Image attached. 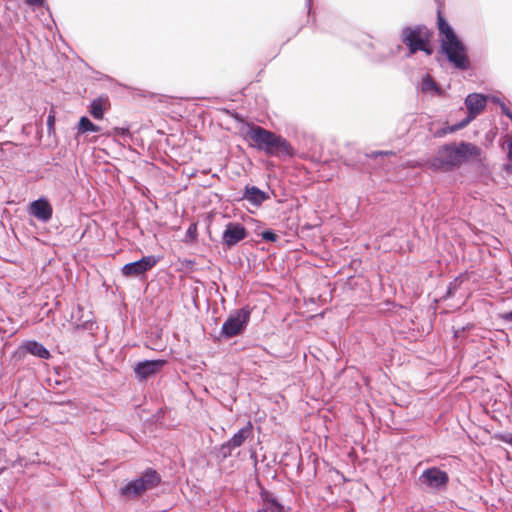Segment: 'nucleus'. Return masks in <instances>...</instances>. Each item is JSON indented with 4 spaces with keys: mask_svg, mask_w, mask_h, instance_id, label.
I'll return each mask as SVG.
<instances>
[{
    "mask_svg": "<svg viewBox=\"0 0 512 512\" xmlns=\"http://www.w3.org/2000/svg\"><path fill=\"white\" fill-rule=\"evenodd\" d=\"M456 132L455 124L454 125H447L445 127H442L441 129L437 130L435 132L436 137H443L447 134Z\"/></svg>",
    "mask_w": 512,
    "mask_h": 512,
    "instance_id": "c756f323",
    "label": "nucleus"
},
{
    "mask_svg": "<svg viewBox=\"0 0 512 512\" xmlns=\"http://www.w3.org/2000/svg\"><path fill=\"white\" fill-rule=\"evenodd\" d=\"M376 154H377V155H382V154H383V152L378 151V152H376Z\"/></svg>",
    "mask_w": 512,
    "mask_h": 512,
    "instance_id": "a19ab883",
    "label": "nucleus"
},
{
    "mask_svg": "<svg viewBox=\"0 0 512 512\" xmlns=\"http://www.w3.org/2000/svg\"><path fill=\"white\" fill-rule=\"evenodd\" d=\"M20 349L32 356L38 357L43 360H48L52 357L50 351L40 342L36 340H26L20 345Z\"/></svg>",
    "mask_w": 512,
    "mask_h": 512,
    "instance_id": "2eb2a0df",
    "label": "nucleus"
},
{
    "mask_svg": "<svg viewBox=\"0 0 512 512\" xmlns=\"http://www.w3.org/2000/svg\"><path fill=\"white\" fill-rule=\"evenodd\" d=\"M166 359H145L135 363L133 372L139 382L146 381L159 374L167 365Z\"/></svg>",
    "mask_w": 512,
    "mask_h": 512,
    "instance_id": "0eeeda50",
    "label": "nucleus"
},
{
    "mask_svg": "<svg viewBox=\"0 0 512 512\" xmlns=\"http://www.w3.org/2000/svg\"><path fill=\"white\" fill-rule=\"evenodd\" d=\"M421 485L436 491H441L449 483V475L439 467L426 468L419 476Z\"/></svg>",
    "mask_w": 512,
    "mask_h": 512,
    "instance_id": "6e6552de",
    "label": "nucleus"
},
{
    "mask_svg": "<svg viewBox=\"0 0 512 512\" xmlns=\"http://www.w3.org/2000/svg\"><path fill=\"white\" fill-rule=\"evenodd\" d=\"M247 236L248 231L242 223L231 221L225 225L222 233V243L226 248L230 249L246 239Z\"/></svg>",
    "mask_w": 512,
    "mask_h": 512,
    "instance_id": "1a4fd4ad",
    "label": "nucleus"
},
{
    "mask_svg": "<svg viewBox=\"0 0 512 512\" xmlns=\"http://www.w3.org/2000/svg\"><path fill=\"white\" fill-rule=\"evenodd\" d=\"M0 512H3L1 508H0Z\"/></svg>",
    "mask_w": 512,
    "mask_h": 512,
    "instance_id": "79ce46f5",
    "label": "nucleus"
},
{
    "mask_svg": "<svg viewBox=\"0 0 512 512\" xmlns=\"http://www.w3.org/2000/svg\"><path fill=\"white\" fill-rule=\"evenodd\" d=\"M503 171L512 174V162L508 161V163L503 164Z\"/></svg>",
    "mask_w": 512,
    "mask_h": 512,
    "instance_id": "c9c22d12",
    "label": "nucleus"
},
{
    "mask_svg": "<svg viewBox=\"0 0 512 512\" xmlns=\"http://www.w3.org/2000/svg\"><path fill=\"white\" fill-rule=\"evenodd\" d=\"M25 3L33 7H41L44 5L45 0H25Z\"/></svg>",
    "mask_w": 512,
    "mask_h": 512,
    "instance_id": "473e14b6",
    "label": "nucleus"
},
{
    "mask_svg": "<svg viewBox=\"0 0 512 512\" xmlns=\"http://www.w3.org/2000/svg\"><path fill=\"white\" fill-rule=\"evenodd\" d=\"M432 37H433V35L427 36V41H423V43L421 44V47L418 49V52L419 51L424 52L427 56H430L433 54L434 49L431 44Z\"/></svg>",
    "mask_w": 512,
    "mask_h": 512,
    "instance_id": "bb28decb",
    "label": "nucleus"
},
{
    "mask_svg": "<svg viewBox=\"0 0 512 512\" xmlns=\"http://www.w3.org/2000/svg\"><path fill=\"white\" fill-rule=\"evenodd\" d=\"M437 29L439 31V40H447L457 36L453 27L442 14L440 7L437 9Z\"/></svg>",
    "mask_w": 512,
    "mask_h": 512,
    "instance_id": "f3484780",
    "label": "nucleus"
},
{
    "mask_svg": "<svg viewBox=\"0 0 512 512\" xmlns=\"http://www.w3.org/2000/svg\"><path fill=\"white\" fill-rule=\"evenodd\" d=\"M439 53L457 70L466 71L471 67L468 48L457 35L447 40H439Z\"/></svg>",
    "mask_w": 512,
    "mask_h": 512,
    "instance_id": "20e7f679",
    "label": "nucleus"
},
{
    "mask_svg": "<svg viewBox=\"0 0 512 512\" xmlns=\"http://www.w3.org/2000/svg\"><path fill=\"white\" fill-rule=\"evenodd\" d=\"M420 90L422 93H431L432 95L437 96L444 95V90L442 89V87L435 81V79L429 73H426L422 76Z\"/></svg>",
    "mask_w": 512,
    "mask_h": 512,
    "instance_id": "a211bd4d",
    "label": "nucleus"
},
{
    "mask_svg": "<svg viewBox=\"0 0 512 512\" xmlns=\"http://www.w3.org/2000/svg\"><path fill=\"white\" fill-rule=\"evenodd\" d=\"M464 280H468L467 273H461L458 276H456L452 281L449 282L446 289V293L443 295L442 298L444 300H447L454 297V295L456 294L457 290L459 289Z\"/></svg>",
    "mask_w": 512,
    "mask_h": 512,
    "instance_id": "412c9836",
    "label": "nucleus"
},
{
    "mask_svg": "<svg viewBox=\"0 0 512 512\" xmlns=\"http://www.w3.org/2000/svg\"><path fill=\"white\" fill-rule=\"evenodd\" d=\"M160 261V257L155 255L143 256L139 260L126 263L121 268V273L127 278H141L153 269Z\"/></svg>",
    "mask_w": 512,
    "mask_h": 512,
    "instance_id": "423d86ee",
    "label": "nucleus"
},
{
    "mask_svg": "<svg viewBox=\"0 0 512 512\" xmlns=\"http://www.w3.org/2000/svg\"><path fill=\"white\" fill-rule=\"evenodd\" d=\"M464 104L467 112L477 117L487 105V96L482 93H470L466 96Z\"/></svg>",
    "mask_w": 512,
    "mask_h": 512,
    "instance_id": "4468645a",
    "label": "nucleus"
},
{
    "mask_svg": "<svg viewBox=\"0 0 512 512\" xmlns=\"http://www.w3.org/2000/svg\"><path fill=\"white\" fill-rule=\"evenodd\" d=\"M475 118L476 117L474 115H472L469 112H467V116L464 119H462L460 122L455 124L456 131L466 127Z\"/></svg>",
    "mask_w": 512,
    "mask_h": 512,
    "instance_id": "c85d7f7f",
    "label": "nucleus"
},
{
    "mask_svg": "<svg viewBox=\"0 0 512 512\" xmlns=\"http://www.w3.org/2000/svg\"><path fill=\"white\" fill-rule=\"evenodd\" d=\"M496 438L503 443L509 444L512 446V434L511 433H500L496 435Z\"/></svg>",
    "mask_w": 512,
    "mask_h": 512,
    "instance_id": "7c9ffc66",
    "label": "nucleus"
},
{
    "mask_svg": "<svg viewBox=\"0 0 512 512\" xmlns=\"http://www.w3.org/2000/svg\"><path fill=\"white\" fill-rule=\"evenodd\" d=\"M507 152L506 158L508 161L512 162V138L507 141Z\"/></svg>",
    "mask_w": 512,
    "mask_h": 512,
    "instance_id": "72a5a7b5",
    "label": "nucleus"
},
{
    "mask_svg": "<svg viewBox=\"0 0 512 512\" xmlns=\"http://www.w3.org/2000/svg\"><path fill=\"white\" fill-rule=\"evenodd\" d=\"M482 149L471 142H450L441 145L436 155L426 162L428 168L434 172H451L459 168L473 157H478Z\"/></svg>",
    "mask_w": 512,
    "mask_h": 512,
    "instance_id": "f257e3e1",
    "label": "nucleus"
},
{
    "mask_svg": "<svg viewBox=\"0 0 512 512\" xmlns=\"http://www.w3.org/2000/svg\"><path fill=\"white\" fill-rule=\"evenodd\" d=\"M500 108H501V112L503 115H505L507 118H509L510 120H512V111L509 109V107L506 106V104L503 102V103H500Z\"/></svg>",
    "mask_w": 512,
    "mask_h": 512,
    "instance_id": "2f4dec72",
    "label": "nucleus"
},
{
    "mask_svg": "<svg viewBox=\"0 0 512 512\" xmlns=\"http://www.w3.org/2000/svg\"><path fill=\"white\" fill-rule=\"evenodd\" d=\"M251 313L252 308L248 305L231 311L219 333L214 335V341L221 342L243 335L250 322Z\"/></svg>",
    "mask_w": 512,
    "mask_h": 512,
    "instance_id": "7ed1b4c3",
    "label": "nucleus"
},
{
    "mask_svg": "<svg viewBox=\"0 0 512 512\" xmlns=\"http://www.w3.org/2000/svg\"><path fill=\"white\" fill-rule=\"evenodd\" d=\"M145 492L135 479L128 481L119 489V496L126 501L135 500L143 496Z\"/></svg>",
    "mask_w": 512,
    "mask_h": 512,
    "instance_id": "dca6fc26",
    "label": "nucleus"
},
{
    "mask_svg": "<svg viewBox=\"0 0 512 512\" xmlns=\"http://www.w3.org/2000/svg\"><path fill=\"white\" fill-rule=\"evenodd\" d=\"M235 449L236 447L232 446L231 442L227 440L221 445L214 447L213 453L219 461H224L232 456Z\"/></svg>",
    "mask_w": 512,
    "mask_h": 512,
    "instance_id": "4be33fe9",
    "label": "nucleus"
},
{
    "mask_svg": "<svg viewBox=\"0 0 512 512\" xmlns=\"http://www.w3.org/2000/svg\"><path fill=\"white\" fill-rule=\"evenodd\" d=\"M77 130H78L79 134H85V133H88V132L97 133V132H99L101 130V128H100V126L94 124L89 119V117L81 116L79 121H78Z\"/></svg>",
    "mask_w": 512,
    "mask_h": 512,
    "instance_id": "5701e85b",
    "label": "nucleus"
},
{
    "mask_svg": "<svg viewBox=\"0 0 512 512\" xmlns=\"http://www.w3.org/2000/svg\"><path fill=\"white\" fill-rule=\"evenodd\" d=\"M259 487V496L263 503V509H266L268 512L271 510L273 512H289L290 507H286L284 504L280 502V500L275 496V494L269 490H267L260 482H258Z\"/></svg>",
    "mask_w": 512,
    "mask_h": 512,
    "instance_id": "9b49d317",
    "label": "nucleus"
},
{
    "mask_svg": "<svg viewBox=\"0 0 512 512\" xmlns=\"http://www.w3.org/2000/svg\"><path fill=\"white\" fill-rule=\"evenodd\" d=\"M490 100H491V102H493L495 104H498V105H500V103H503V101L499 97H497V96H492L490 98Z\"/></svg>",
    "mask_w": 512,
    "mask_h": 512,
    "instance_id": "4c0bfd02",
    "label": "nucleus"
},
{
    "mask_svg": "<svg viewBox=\"0 0 512 512\" xmlns=\"http://www.w3.org/2000/svg\"><path fill=\"white\" fill-rule=\"evenodd\" d=\"M253 425L251 421H248L246 425L240 428L230 439L232 446L239 448L244 442L252 435Z\"/></svg>",
    "mask_w": 512,
    "mask_h": 512,
    "instance_id": "aec40b11",
    "label": "nucleus"
},
{
    "mask_svg": "<svg viewBox=\"0 0 512 512\" xmlns=\"http://www.w3.org/2000/svg\"><path fill=\"white\" fill-rule=\"evenodd\" d=\"M433 35V31L424 24L415 26H405L401 31V41L407 47V57L418 52L423 41H427V36Z\"/></svg>",
    "mask_w": 512,
    "mask_h": 512,
    "instance_id": "39448f33",
    "label": "nucleus"
},
{
    "mask_svg": "<svg viewBox=\"0 0 512 512\" xmlns=\"http://www.w3.org/2000/svg\"><path fill=\"white\" fill-rule=\"evenodd\" d=\"M91 325L92 323L90 321H86L83 324H80L79 326H81L84 329H89Z\"/></svg>",
    "mask_w": 512,
    "mask_h": 512,
    "instance_id": "58836bf2",
    "label": "nucleus"
},
{
    "mask_svg": "<svg viewBox=\"0 0 512 512\" xmlns=\"http://www.w3.org/2000/svg\"><path fill=\"white\" fill-rule=\"evenodd\" d=\"M245 138L250 141L249 145L252 148L264 152L269 157L284 159L296 155L294 147L286 138L260 125L248 123Z\"/></svg>",
    "mask_w": 512,
    "mask_h": 512,
    "instance_id": "f03ea898",
    "label": "nucleus"
},
{
    "mask_svg": "<svg viewBox=\"0 0 512 512\" xmlns=\"http://www.w3.org/2000/svg\"><path fill=\"white\" fill-rule=\"evenodd\" d=\"M135 480L146 493L147 491L159 486L162 481V477L156 469L148 467L143 470Z\"/></svg>",
    "mask_w": 512,
    "mask_h": 512,
    "instance_id": "f8f14e48",
    "label": "nucleus"
},
{
    "mask_svg": "<svg viewBox=\"0 0 512 512\" xmlns=\"http://www.w3.org/2000/svg\"><path fill=\"white\" fill-rule=\"evenodd\" d=\"M5 470H6V467H0V475H2Z\"/></svg>",
    "mask_w": 512,
    "mask_h": 512,
    "instance_id": "ea45409f",
    "label": "nucleus"
},
{
    "mask_svg": "<svg viewBox=\"0 0 512 512\" xmlns=\"http://www.w3.org/2000/svg\"><path fill=\"white\" fill-rule=\"evenodd\" d=\"M197 237H198L197 223H191L186 230L184 242L185 243H194L197 241Z\"/></svg>",
    "mask_w": 512,
    "mask_h": 512,
    "instance_id": "393cba45",
    "label": "nucleus"
},
{
    "mask_svg": "<svg viewBox=\"0 0 512 512\" xmlns=\"http://www.w3.org/2000/svg\"><path fill=\"white\" fill-rule=\"evenodd\" d=\"M255 233L261 237V239L265 242L275 243L280 237L279 235L271 228L262 229V223L258 222L257 227L255 229Z\"/></svg>",
    "mask_w": 512,
    "mask_h": 512,
    "instance_id": "b1692460",
    "label": "nucleus"
},
{
    "mask_svg": "<svg viewBox=\"0 0 512 512\" xmlns=\"http://www.w3.org/2000/svg\"><path fill=\"white\" fill-rule=\"evenodd\" d=\"M28 214L42 223H47L52 219L53 208L49 200L41 196L29 204Z\"/></svg>",
    "mask_w": 512,
    "mask_h": 512,
    "instance_id": "9d476101",
    "label": "nucleus"
},
{
    "mask_svg": "<svg viewBox=\"0 0 512 512\" xmlns=\"http://www.w3.org/2000/svg\"><path fill=\"white\" fill-rule=\"evenodd\" d=\"M107 103V96H99L94 99L89 105L90 115L96 120H102L107 109Z\"/></svg>",
    "mask_w": 512,
    "mask_h": 512,
    "instance_id": "6ab92c4d",
    "label": "nucleus"
},
{
    "mask_svg": "<svg viewBox=\"0 0 512 512\" xmlns=\"http://www.w3.org/2000/svg\"><path fill=\"white\" fill-rule=\"evenodd\" d=\"M112 134L117 137L132 138L128 127H114Z\"/></svg>",
    "mask_w": 512,
    "mask_h": 512,
    "instance_id": "cd10ccee",
    "label": "nucleus"
},
{
    "mask_svg": "<svg viewBox=\"0 0 512 512\" xmlns=\"http://www.w3.org/2000/svg\"><path fill=\"white\" fill-rule=\"evenodd\" d=\"M501 318L506 322H512V310L501 314Z\"/></svg>",
    "mask_w": 512,
    "mask_h": 512,
    "instance_id": "f704fd0d",
    "label": "nucleus"
},
{
    "mask_svg": "<svg viewBox=\"0 0 512 512\" xmlns=\"http://www.w3.org/2000/svg\"><path fill=\"white\" fill-rule=\"evenodd\" d=\"M46 124L48 135L51 136L55 133V110L53 107L49 111Z\"/></svg>",
    "mask_w": 512,
    "mask_h": 512,
    "instance_id": "a878e982",
    "label": "nucleus"
},
{
    "mask_svg": "<svg viewBox=\"0 0 512 512\" xmlns=\"http://www.w3.org/2000/svg\"><path fill=\"white\" fill-rule=\"evenodd\" d=\"M240 199L249 202L255 207H260L266 200L270 199V195L257 186L247 184L243 189Z\"/></svg>",
    "mask_w": 512,
    "mask_h": 512,
    "instance_id": "ddd939ff",
    "label": "nucleus"
},
{
    "mask_svg": "<svg viewBox=\"0 0 512 512\" xmlns=\"http://www.w3.org/2000/svg\"><path fill=\"white\" fill-rule=\"evenodd\" d=\"M306 7H307L308 17H310L311 13H312V0H306Z\"/></svg>",
    "mask_w": 512,
    "mask_h": 512,
    "instance_id": "e433bc0d",
    "label": "nucleus"
}]
</instances>
